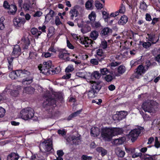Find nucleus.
<instances>
[{
    "label": "nucleus",
    "mask_w": 160,
    "mask_h": 160,
    "mask_svg": "<svg viewBox=\"0 0 160 160\" xmlns=\"http://www.w3.org/2000/svg\"><path fill=\"white\" fill-rule=\"evenodd\" d=\"M78 26L80 28H82L84 24V22L82 19H79L77 21Z\"/></svg>",
    "instance_id": "nucleus-56"
},
{
    "label": "nucleus",
    "mask_w": 160,
    "mask_h": 160,
    "mask_svg": "<svg viewBox=\"0 0 160 160\" xmlns=\"http://www.w3.org/2000/svg\"><path fill=\"white\" fill-rule=\"evenodd\" d=\"M92 158L91 157L85 155H83L81 157L82 160H91Z\"/></svg>",
    "instance_id": "nucleus-61"
},
{
    "label": "nucleus",
    "mask_w": 160,
    "mask_h": 160,
    "mask_svg": "<svg viewBox=\"0 0 160 160\" xmlns=\"http://www.w3.org/2000/svg\"><path fill=\"white\" fill-rule=\"evenodd\" d=\"M59 52V58L64 61H69L70 60L69 56L70 53L67 51L65 49H59L58 50Z\"/></svg>",
    "instance_id": "nucleus-9"
},
{
    "label": "nucleus",
    "mask_w": 160,
    "mask_h": 160,
    "mask_svg": "<svg viewBox=\"0 0 160 160\" xmlns=\"http://www.w3.org/2000/svg\"><path fill=\"white\" fill-rule=\"evenodd\" d=\"M122 132L121 128H103L101 130V138L105 141H110L113 136L121 134Z\"/></svg>",
    "instance_id": "nucleus-1"
},
{
    "label": "nucleus",
    "mask_w": 160,
    "mask_h": 160,
    "mask_svg": "<svg viewBox=\"0 0 160 160\" xmlns=\"http://www.w3.org/2000/svg\"><path fill=\"white\" fill-rule=\"evenodd\" d=\"M29 74L30 72L27 70H19L11 72L9 74V76L12 79H15L18 77H22L25 76V75H28Z\"/></svg>",
    "instance_id": "nucleus-6"
},
{
    "label": "nucleus",
    "mask_w": 160,
    "mask_h": 160,
    "mask_svg": "<svg viewBox=\"0 0 160 160\" xmlns=\"http://www.w3.org/2000/svg\"><path fill=\"white\" fill-rule=\"evenodd\" d=\"M112 32L111 29L108 28H105L102 30L101 33L102 36H106L111 34Z\"/></svg>",
    "instance_id": "nucleus-25"
},
{
    "label": "nucleus",
    "mask_w": 160,
    "mask_h": 160,
    "mask_svg": "<svg viewBox=\"0 0 160 160\" xmlns=\"http://www.w3.org/2000/svg\"><path fill=\"white\" fill-rule=\"evenodd\" d=\"M151 44H152V43L149 42H144L142 45L143 47L146 48H147L151 46Z\"/></svg>",
    "instance_id": "nucleus-58"
},
{
    "label": "nucleus",
    "mask_w": 160,
    "mask_h": 160,
    "mask_svg": "<svg viewBox=\"0 0 160 160\" xmlns=\"http://www.w3.org/2000/svg\"><path fill=\"white\" fill-rule=\"evenodd\" d=\"M57 154L58 156V160H63L62 157L64 154V153L62 150H60L57 151Z\"/></svg>",
    "instance_id": "nucleus-45"
},
{
    "label": "nucleus",
    "mask_w": 160,
    "mask_h": 160,
    "mask_svg": "<svg viewBox=\"0 0 160 160\" xmlns=\"http://www.w3.org/2000/svg\"><path fill=\"white\" fill-rule=\"evenodd\" d=\"M100 132V130L98 128L93 127L91 129V135L93 137H97L99 135Z\"/></svg>",
    "instance_id": "nucleus-21"
},
{
    "label": "nucleus",
    "mask_w": 160,
    "mask_h": 160,
    "mask_svg": "<svg viewBox=\"0 0 160 160\" xmlns=\"http://www.w3.org/2000/svg\"><path fill=\"white\" fill-rule=\"evenodd\" d=\"M126 71V68L122 65L119 66L118 69V73L120 74H122L124 73Z\"/></svg>",
    "instance_id": "nucleus-41"
},
{
    "label": "nucleus",
    "mask_w": 160,
    "mask_h": 160,
    "mask_svg": "<svg viewBox=\"0 0 160 160\" xmlns=\"http://www.w3.org/2000/svg\"><path fill=\"white\" fill-rule=\"evenodd\" d=\"M97 54L99 56H103L104 55L102 50L101 49H98L97 50Z\"/></svg>",
    "instance_id": "nucleus-59"
},
{
    "label": "nucleus",
    "mask_w": 160,
    "mask_h": 160,
    "mask_svg": "<svg viewBox=\"0 0 160 160\" xmlns=\"http://www.w3.org/2000/svg\"><path fill=\"white\" fill-rule=\"evenodd\" d=\"M104 79L107 82H110L112 81L113 79V77L110 74L107 75L104 77Z\"/></svg>",
    "instance_id": "nucleus-50"
},
{
    "label": "nucleus",
    "mask_w": 160,
    "mask_h": 160,
    "mask_svg": "<svg viewBox=\"0 0 160 160\" xmlns=\"http://www.w3.org/2000/svg\"><path fill=\"white\" fill-rule=\"evenodd\" d=\"M71 75L69 73H66L65 75L62 76V78L65 79H68L70 78Z\"/></svg>",
    "instance_id": "nucleus-63"
},
{
    "label": "nucleus",
    "mask_w": 160,
    "mask_h": 160,
    "mask_svg": "<svg viewBox=\"0 0 160 160\" xmlns=\"http://www.w3.org/2000/svg\"><path fill=\"white\" fill-rule=\"evenodd\" d=\"M42 14V12L40 11H38L36 12L33 15L34 17H40Z\"/></svg>",
    "instance_id": "nucleus-64"
},
{
    "label": "nucleus",
    "mask_w": 160,
    "mask_h": 160,
    "mask_svg": "<svg viewBox=\"0 0 160 160\" xmlns=\"http://www.w3.org/2000/svg\"><path fill=\"white\" fill-rule=\"evenodd\" d=\"M96 14L94 12L92 11L88 15V18L91 21H94L95 20Z\"/></svg>",
    "instance_id": "nucleus-42"
},
{
    "label": "nucleus",
    "mask_w": 160,
    "mask_h": 160,
    "mask_svg": "<svg viewBox=\"0 0 160 160\" xmlns=\"http://www.w3.org/2000/svg\"><path fill=\"white\" fill-rule=\"evenodd\" d=\"M141 132L140 130L138 129H134L130 132L129 137L130 138H131L132 142H134L137 139Z\"/></svg>",
    "instance_id": "nucleus-11"
},
{
    "label": "nucleus",
    "mask_w": 160,
    "mask_h": 160,
    "mask_svg": "<svg viewBox=\"0 0 160 160\" xmlns=\"http://www.w3.org/2000/svg\"><path fill=\"white\" fill-rule=\"evenodd\" d=\"M125 6L122 4L120 7L119 10L117 11L112 12L111 13L110 16L111 17H115L118 15L119 13H124L125 11Z\"/></svg>",
    "instance_id": "nucleus-17"
},
{
    "label": "nucleus",
    "mask_w": 160,
    "mask_h": 160,
    "mask_svg": "<svg viewBox=\"0 0 160 160\" xmlns=\"http://www.w3.org/2000/svg\"><path fill=\"white\" fill-rule=\"evenodd\" d=\"M101 46L103 49H106L107 47V43L106 41H102L101 44Z\"/></svg>",
    "instance_id": "nucleus-57"
},
{
    "label": "nucleus",
    "mask_w": 160,
    "mask_h": 160,
    "mask_svg": "<svg viewBox=\"0 0 160 160\" xmlns=\"http://www.w3.org/2000/svg\"><path fill=\"white\" fill-rule=\"evenodd\" d=\"M74 69L73 65L71 64L68 65L65 69L66 73H70L72 72Z\"/></svg>",
    "instance_id": "nucleus-43"
},
{
    "label": "nucleus",
    "mask_w": 160,
    "mask_h": 160,
    "mask_svg": "<svg viewBox=\"0 0 160 160\" xmlns=\"http://www.w3.org/2000/svg\"><path fill=\"white\" fill-rule=\"evenodd\" d=\"M92 41L87 37H82L79 40V42L84 45L86 47H89L92 43Z\"/></svg>",
    "instance_id": "nucleus-15"
},
{
    "label": "nucleus",
    "mask_w": 160,
    "mask_h": 160,
    "mask_svg": "<svg viewBox=\"0 0 160 160\" xmlns=\"http://www.w3.org/2000/svg\"><path fill=\"white\" fill-rule=\"evenodd\" d=\"M58 133L59 135L62 136L65 135L66 134V132L64 129H59L58 131Z\"/></svg>",
    "instance_id": "nucleus-60"
},
{
    "label": "nucleus",
    "mask_w": 160,
    "mask_h": 160,
    "mask_svg": "<svg viewBox=\"0 0 160 160\" xmlns=\"http://www.w3.org/2000/svg\"><path fill=\"white\" fill-rule=\"evenodd\" d=\"M18 155L15 153H12L9 154L7 157V160H18Z\"/></svg>",
    "instance_id": "nucleus-29"
},
{
    "label": "nucleus",
    "mask_w": 160,
    "mask_h": 160,
    "mask_svg": "<svg viewBox=\"0 0 160 160\" xmlns=\"http://www.w3.org/2000/svg\"><path fill=\"white\" fill-rule=\"evenodd\" d=\"M155 103L156 102L153 101L148 100L143 103L142 107L143 110L145 112L149 113L154 112Z\"/></svg>",
    "instance_id": "nucleus-5"
},
{
    "label": "nucleus",
    "mask_w": 160,
    "mask_h": 160,
    "mask_svg": "<svg viewBox=\"0 0 160 160\" xmlns=\"http://www.w3.org/2000/svg\"><path fill=\"white\" fill-rule=\"evenodd\" d=\"M43 148L45 151L49 152L52 149V141L51 139H48L43 142L40 145V149Z\"/></svg>",
    "instance_id": "nucleus-8"
},
{
    "label": "nucleus",
    "mask_w": 160,
    "mask_h": 160,
    "mask_svg": "<svg viewBox=\"0 0 160 160\" xmlns=\"http://www.w3.org/2000/svg\"><path fill=\"white\" fill-rule=\"evenodd\" d=\"M56 100L55 99L48 98L43 104L45 109L52 116L53 108L56 106Z\"/></svg>",
    "instance_id": "nucleus-2"
},
{
    "label": "nucleus",
    "mask_w": 160,
    "mask_h": 160,
    "mask_svg": "<svg viewBox=\"0 0 160 160\" xmlns=\"http://www.w3.org/2000/svg\"><path fill=\"white\" fill-rule=\"evenodd\" d=\"M92 75L96 79H99L101 77V74L99 72L96 71L93 72Z\"/></svg>",
    "instance_id": "nucleus-51"
},
{
    "label": "nucleus",
    "mask_w": 160,
    "mask_h": 160,
    "mask_svg": "<svg viewBox=\"0 0 160 160\" xmlns=\"http://www.w3.org/2000/svg\"><path fill=\"white\" fill-rule=\"evenodd\" d=\"M95 6L98 9H101L103 7V5L98 1H95Z\"/></svg>",
    "instance_id": "nucleus-49"
},
{
    "label": "nucleus",
    "mask_w": 160,
    "mask_h": 160,
    "mask_svg": "<svg viewBox=\"0 0 160 160\" xmlns=\"http://www.w3.org/2000/svg\"><path fill=\"white\" fill-rule=\"evenodd\" d=\"M102 15L103 18L104 19L105 22H108V18H109V16L108 13L106 12L103 11L102 12Z\"/></svg>",
    "instance_id": "nucleus-48"
},
{
    "label": "nucleus",
    "mask_w": 160,
    "mask_h": 160,
    "mask_svg": "<svg viewBox=\"0 0 160 160\" xmlns=\"http://www.w3.org/2000/svg\"><path fill=\"white\" fill-rule=\"evenodd\" d=\"M148 6L143 1L141 2L140 3V8L143 11H146L147 9Z\"/></svg>",
    "instance_id": "nucleus-44"
},
{
    "label": "nucleus",
    "mask_w": 160,
    "mask_h": 160,
    "mask_svg": "<svg viewBox=\"0 0 160 160\" xmlns=\"http://www.w3.org/2000/svg\"><path fill=\"white\" fill-rule=\"evenodd\" d=\"M35 89L31 87H26L23 88V93L32 94L34 93Z\"/></svg>",
    "instance_id": "nucleus-22"
},
{
    "label": "nucleus",
    "mask_w": 160,
    "mask_h": 160,
    "mask_svg": "<svg viewBox=\"0 0 160 160\" xmlns=\"http://www.w3.org/2000/svg\"><path fill=\"white\" fill-rule=\"evenodd\" d=\"M30 74L28 75H25V76L24 77H27L23 79L22 80V83L25 85H28L31 83L33 81V78L29 76Z\"/></svg>",
    "instance_id": "nucleus-19"
},
{
    "label": "nucleus",
    "mask_w": 160,
    "mask_h": 160,
    "mask_svg": "<svg viewBox=\"0 0 160 160\" xmlns=\"http://www.w3.org/2000/svg\"><path fill=\"white\" fill-rule=\"evenodd\" d=\"M127 114L128 113L127 112L125 111H121L119 112L118 114L116 115L118 116V119L120 120L125 118L127 115Z\"/></svg>",
    "instance_id": "nucleus-32"
},
{
    "label": "nucleus",
    "mask_w": 160,
    "mask_h": 160,
    "mask_svg": "<svg viewBox=\"0 0 160 160\" xmlns=\"http://www.w3.org/2000/svg\"><path fill=\"white\" fill-rule=\"evenodd\" d=\"M90 83L91 84L92 89L96 92H98L101 88L102 85L100 81L94 82L91 81H90Z\"/></svg>",
    "instance_id": "nucleus-13"
},
{
    "label": "nucleus",
    "mask_w": 160,
    "mask_h": 160,
    "mask_svg": "<svg viewBox=\"0 0 160 160\" xmlns=\"http://www.w3.org/2000/svg\"><path fill=\"white\" fill-rule=\"evenodd\" d=\"M125 137H122L119 138L115 139L113 142V144L116 145H119L122 144L125 141Z\"/></svg>",
    "instance_id": "nucleus-24"
},
{
    "label": "nucleus",
    "mask_w": 160,
    "mask_h": 160,
    "mask_svg": "<svg viewBox=\"0 0 160 160\" xmlns=\"http://www.w3.org/2000/svg\"><path fill=\"white\" fill-rule=\"evenodd\" d=\"M86 92L87 93L88 96L89 98H94L97 94V92L92 89L89 91H86Z\"/></svg>",
    "instance_id": "nucleus-30"
},
{
    "label": "nucleus",
    "mask_w": 160,
    "mask_h": 160,
    "mask_svg": "<svg viewBox=\"0 0 160 160\" xmlns=\"http://www.w3.org/2000/svg\"><path fill=\"white\" fill-rule=\"evenodd\" d=\"M91 26L95 29H99L101 27V23L99 22H95L92 23Z\"/></svg>",
    "instance_id": "nucleus-37"
},
{
    "label": "nucleus",
    "mask_w": 160,
    "mask_h": 160,
    "mask_svg": "<svg viewBox=\"0 0 160 160\" xmlns=\"http://www.w3.org/2000/svg\"><path fill=\"white\" fill-rule=\"evenodd\" d=\"M101 73L102 75H107L109 73V71L107 68H104L100 69Z\"/></svg>",
    "instance_id": "nucleus-47"
},
{
    "label": "nucleus",
    "mask_w": 160,
    "mask_h": 160,
    "mask_svg": "<svg viewBox=\"0 0 160 160\" xmlns=\"http://www.w3.org/2000/svg\"><path fill=\"white\" fill-rule=\"evenodd\" d=\"M52 62L51 61L44 62L42 65L38 66V68L41 72L45 75H48L51 74V72H52Z\"/></svg>",
    "instance_id": "nucleus-3"
},
{
    "label": "nucleus",
    "mask_w": 160,
    "mask_h": 160,
    "mask_svg": "<svg viewBox=\"0 0 160 160\" xmlns=\"http://www.w3.org/2000/svg\"><path fill=\"white\" fill-rule=\"evenodd\" d=\"M67 141L71 144L72 143L75 145H78L80 143V138L78 135L77 136L72 135L69 137L67 139Z\"/></svg>",
    "instance_id": "nucleus-12"
},
{
    "label": "nucleus",
    "mask_w": 160,
    "mask_h": 160,
    "mask_svg": "<svg viewBox=\"0 0 160 160\" xmlns=\"http://www.w3.org/2000/svg\"><path fill=\"white\" fill-rule=\"evenodd\" d=\"M98 32L96 31H93L91 32L90 34L91 38L93 40H95L98 36Z\"/></svg>",
    "instance_id": "nucleus-36"
},
{
    "label": "nucleus",
    "mask_w": 160,
    "mask_h": 160,
    "mask_svg": "<svg viewBox=\"0 0 160 160\" xmlns=\"http://www.w3.org/2000/svg\"><path fill=\"white\" fill-rule=\"evenodd\" d=\"M54 14V12L52 10H50L48 14L45 17L46 21L47 22L49 21L53 17Z\"/></svg>",
    "instance_id": "nucleus-31"
},
{
    "label": "nucleus",
    "mask_w": 160,
    "mask_h": 160,
    "mask_svg": "<svg viewBox=\"0 0 160 160\" xmlns=\"http://www.w3.org/2000/svg\"><path fill=\"white\" fill-rule=\"evenodd\" d=\"M115 153L118 157H123L125 155V152L124 151L122 150L119 148H117L115 150Z\"/></svg>",
    "instance_id": "nucleus-28"
},
{
    "label": "nucleus",
    "mask_w": 160,
    "mask_h": 160,
    "mask_svg": "<svg viewBox=\"0 0 160 160\" xmlns=\"http://www.w3.org/2000/svg\"><path fill=\"white\" fill-rule=\"evenodd\" d=\"M90 62L92 64L94 65H97L98 63V61L96 59H91L90 61Z\"/></svg>",
    "instance_id": "nucleus-62"
},
{
    "label": "nucleus",
    "mask_w": 160,
    "mask_h": 160,
    "mask_svg": "<svg viewBox=\"0 0 160 160\" xmlns=\"http://www.w3.org/2000/svg\"><path fill=\"white\" fill-rule=\"evenodd\" d=\"M155 142L154 146L157 148H160V142L157 137L155 138Z\"/></svg>",
    "instance_id": "nucleus-46"
},
{
    "label": "nucleus",
    "mask_w": 160,
    "mask_h": 160,
    "mask_svg": "<svg viewBox=\"0 0 160 160\" xmlns=\"http://www.w3.org/2000/svg\"><path fill=\"white\" fill-rule=\"evenodd\" d=\"M6 113V110L4 108L0 107V118H2L4 116Z\"/></svg>",
    "instance_id": "nucleus-53"
},
{
    "label": "nucleus",
    "mask_w": 160,
    "mask_h": 160,
    "mask_svg": "<svg viewBox=\"0 0 160 160\" xmlns=\"http://www.w3.org/2000/svg\"><path fill=\"white\" fill-rule=\"evenodd\" d=\"M140 62L139 60H133L131 61L130 65L132 67L136 66L139 64Z\"/></svg>",
    "instance_id": "nucleus-52"
},
{
    "label": "nucleus",
    "mask_w": 160,
    "mask_h": 160,
    "mask_svg": "<svg viewBox=\"0 0 160 160\" xmlns=\"http://www.w3.org/2000/svg\"><path fill=\"white\" fill-rule=\"evenodd\" d=\"M34 115V111L33 109L28 108L21 110L19 116L22 119L27 120L32 118Z\"/></svg>",
    "instance_id": "nucleus-4"
},
{
    "label": "nucleus",
    "mask_w": 160,
    "mask_h": 160,
    "mask_svg": "<svg viewBox=\"0 0 160 160\" xmlns=\"http://www.w3.org/2000/svg\"><path fill=\"white\" fill-rule=\"evenodd\" d=\"M78 11L75 8H73L70 10V14L71 15V18L73 19L74 17H76L78 16Z\"/></svg>",
    "instance_id": "nucleus-34"
},
{
    "label": "nucleus",
    "mask_w": 160,
    "mask_h": 160,
    "mask_svg": "<svg viewBox=\"0 0 160 160\" xmlns=\"http://www.w3.org/2000/svg\"><path fill=\"white\" fill-rule=\"evenodd\" d=\"M96 150L99 153H100L102 157L106 155L107 153V150L102 147L97 148L96 149Z\"/></svg>",
    "instance_id": "nucleus-27"
},
{
    "label": "nucleus",
    "mask_w": 160,
    "mask_h": 160,
    "mask_svg": "<svg viewBox=\"0 0 160 160\" xmlns=\"http://www.w3.org/2000/svg\"><path fill=\"white\" fill-rule=\"evenodd\" d=\"M21 43L22 45V48L23 49H27L30 44L29 39L28 38H23L21 40Z\"/></svg>",
    "instance_id": "nucleus-20"
},
{
    "label": "nucleus",
    "mask_w": 160,
    "mask_h": 160,
    "mask_svg": "<svg viewBox=\"0 0 160 160\" xmlns=\"http://www.w3.org/2000/svg\"><path fill=\"white\" fill-rule=\"evenodd\" d=\"M148 37L147 38L149 41L151 42L152 44H155L158 41V39H157L154 33H151L150 34H148Z\"/></svg>",
    "instance_id": "nucleus-23"
},
{
    "label": "nucleus",
    "mask_w": 160,
    "mask_h": 160,
    "mask_svg": "<svg viewBox=\"0 0 160 160\" xmlns=\"http://www.w3.org/2000/svg\"><path fill=\"white\" fill-rule=\"evenodd\" d=\"M76 76L80 78H85V73L84 72H78L76 73Z\"/></svg>",
    "instance_id": "nucleus-55"
},
{
    "label": "nucleus",
    "mask_w": 160,
    "mask_h": 160,
    "mask_svg": "<svg viewBox=\"0 0 160 160\" xmlns=\"http://www.w3.org/2000/svg\"><path fill=\"white\" fill-rule=\"evenodd\" d=\"M9 12L12 14H14L15 13L17 10V8L14 5H11L9 7Z\"/></svg>",
    "instance_id": "nucleus-33"
},
{
    "label": "nucleus",
    "mask_w": 160,
    "mask_h": 160,
    "mask_svg": "<svg viewBox=\"0 0 160 160\" xmlns=\"http://www.w3.org/2000/svg\"><path fill=\"white\" fill-rule=\"evenodd\" d=\"M22 87L18 85L15 87L14 90L10 92L11 95L13 97H17L19 94L20 91L21 90Z\"/></svg>",
    "instance_id": "nucleus-18"
},
{
    "label": "nucleus",
    "mask_w": 160,
    "mask_h": 160,
    "mask_svg": "<svg viewBox=\"0 0 160 160\" xmlns=\"http://www.w3.org/2000/svg\"><path fill=\"white\" fill-rule=\"evenodd\" d=\"M71 35L74 39L78 41L79 42V40L82 37H81L80 36H78L77 34L74 33L72 34Z\"/></svg>",
    "instance_id": "nucleus-54"
},
{
    "label": "nucleus",
    "mask_w": 160,
    "mask_h": 160,
    "mask_svg": "<svg viewBox=\"0 0 160 160\" xmlns=\"http://www.w3.org/2000/svg\"><path fill=\"white\" fill-rule=\"evenodd\" d=\"M131 153H132V157L133 158H135L140 156L141 154L140 153L136 152L133 153L135 151V149H130Z\"/></svg>",
    "instance_id": "nucleus-39"
},
{
    "label": "nucleus",
    "mask_w": 160,
    "mask_h": 160,
    "mask_svg": "<svg viewBox=\"0 0 160 160\" xmlns=\"http://www.w3.org/2000/svg\"><path fill=\"white\" fill-rule=\"evenodd\" d=\"M128 21V18L125 15L122 16L120 19L118 21V24L120 25H123L125 24Z\"/></svg>",
    "instance_id": "nucleus-26"
},
{
    "label": "nucleus",
    "mask_w": 160,
    "mask_h": 160,
    "mask_svg": "<svg viewBox=\"0 0 160 160\" xmlns=\"http://www.w3.org/2000/svg\"><path fill=\"white\" fill-rule=\"evenodd\" d=\"M93 1V0H88L85 4L86 8L87 9H90L92 8Z\"/></svg>",
    "instance_id": "nucleus-40"
},
{
    "label": "nucleus",
    "mask_w": 160,
    "mask_h": 160,
    "mask_svg": "<svg viewBox=\"0 0 160 160\" xmlns=\"http://www.w3.org/2000/svg\"><path fill=\"white\" fill-rule=\"evenodd\" d=\"M150 64H148L146 67H144L142 65H139L137 69V71L134 73V77L137 78H140L142 75L148 69Z\"/></svg>",
    "instance_id": "nucleus-7"
},
{
    "label": "nucleus",
    "mask_w": 160,
    "mask_h": 160,
    "mask_svg": "<svg viewBox=\"0 0 160 160\" xmlns=\"http://www.w3.org/2000/svg\"><path fill=\"white\" fill-rule=\"evenodd\" d=\"M36 5L33 2L32 5L29 2L25 3L23 5V9L26 11H33L36 8Z\"/></svg>",
    "instance_id": "nucleus-14"
},
{
    "label": "nucleus",
    "mask_w": 160,
    "mask_h": 160,
    "mask_svg": "<svg viewBox=\"0 0 160 160\" xmlns=\"http://www.w3.org/2000/svg\"><path fill=\"white\" fill-rule=\"evenodd\" d=\"M82 111V109L77 111V112L72 113L68 117L67 119L68 120H70L72 119V118L75 117L79 114Z\"/></svg>",
    "instance_id": "nucleus-38"
},
{
    "label": "nucleus",
    "mask_w": 160,
    "mask_h": 160,
    "mask_svg": "<svg viewBox=\"0 0 160 160\" xmlns=\"http://www.w3.org/2000/svg\"><path fill=\"white\" fill-rule=\"evenodd\" d=\"M13 24L17 28L22 27L26 22L25 19L23 18H15L13 20Z\"/></svg>",
    "instance_id": "nucleus-10"
},
{
    "label": "nucleus",
    "mask_w": 160,
    "mask_h": 160,
    "mask_svg": "<svg viewBox=\"0 0 160 160\" xmlns=\"http://www.w3.org/2000/svg\"><path fill=\"white\" fill-rule=\"evenodd\" d=\"M21 53V49L20 46L16 45L14 46L13 50L11 54L12 56H14L15 58L18 57Z\"/></svg>",
    "instance_id": "nucleus-16"
},
{
    "label": "nucleus",
    "mask_w": 160,
    "mask_h": 160,
    "mask_svg": "<svg viewBox=\"0 0 160 160\" xmlns=\"http://www.w3.org/2000/svg\"><path fill=\"white\" fill-rule=\"evenodd\" d=\"M31 33L35 35L36 37L37 38L40 35L41 33V32L38 31V29L36 28H32L31 30Z\"/></svg>",
    "instance_id": "nucleus-35"
}]
</instances>
